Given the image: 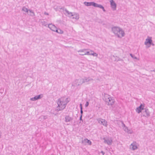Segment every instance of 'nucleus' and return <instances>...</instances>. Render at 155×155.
<instances>
[{
  "mask_svg": "<svg viewBox=\"0 0 155 155\" xmlns=\"http://www.w3.org/2000/svg\"><path fill=\"white\" fill-rule=\"evenodd\" d=\"M86 49H83L82 50H79L78 51V52H82V53H81V54H83L85 53L84 52V51H86Z\"/></svg>",
  "mask_w": 155,
  "mask_h": 155,
  "instance_id": "nucleus-27",
  "label": "nucleus"
},
{
  "mask_svg": "<svg viewBox=\"0 0 155 155\" xmlns=\"http://www.w3.org/2000/svg\"><path fill=\"white\" fill-rule=\"evenodd\" d=\"M152 42V40L151 39V38H147L146 39V41L144 42L145 45H147L148 44H150Z\"/></svg>",
  "mask_w": 155,
  "mask_h": 155,
  "instance_id": "nucleus-16",
  "label": "nucleus"
},
{
  "mask_svg": "<svg viewBox=\"0 0 155 155\" xmlns=\"http://www.w3.org/2000/svg\"><path fill=\"white\" fill-rule=\"evenodd\" d=\"M124 130L126 132H127L128 134H131L132 133V131L130 130H128L127 127H126L125 128Z\"/></svg>",
  "mask_w": 155,
  "mask_h": 155,
  "instance_id": "nucleus-21",
  "label": "nucleus"
},
{
  "mask_svg": "<svg viewBox=\"0 0 155 155\" xmlns=\"http://www.w3.org/2000/svg\"><path fill=\"white\" fill-rule=\"evenodd\" d=\"M73 119V117H70L69 115H67L65 118V121L66 122H70Z\"/></svg>",
  "mask_w": 155,
  "mask_h": 155,
  "instance_id": "nucleus-11",
  "label": "nucleus"
},
{
  "mask_svg": "<svg viewBox=\"0 0 155 155\" xmlns=\"http://www.w3.org/2000/svg\"><path fill=\"white\" fill-rule=\"evenodd\" d=\"M82 115H81L80 117V120L81 121H82V122H83V120L82 119Z\"/></svg>",
  "mask_w": 155,
  "mask_h": 155,
  "instance_id": "nucleus-32",
  "label": "nucleus"
},
{
  "mask_svg": "<svg viewBox=\"0 0 155 155\" xmlns=\"http://www.w3.org/2000/svg\"><path fill=\"white\" fill-rule=\"evenodd\" d=\"M123 126H124L125 127H125V125L123 123Z\"/></svg>",
  "mask_w": 155,
  "mask_h": 155,
  "instance_id": "nucleus-38",
  "label": "nucleus"
},
{
  "mask_svg": "<svg viewBox=\"0 0 155 155\" xmlns=\"http://www.w3.org/2000/svg\"><path fill=\"white\" fill-rule=\"evenodd\" d=\"M48 27L49 28L51 29V30L54 31H55V30L57 28L54 25H53L51 24H49L48 25Z\"/></svg>",
  "mask_w": 155,
  "mask_h": 155,
  "instance_id": "nucleus-13",
  "label": "nucleus"
},
{
  "mask_svg": "<svg viewBox=\"0 0 155 155\" xmlns=\"http://www.w3.org/2000/svg\"><path fill=\"white\" fill-rule=\"evenodd\" d=\"M142 116L145 117L150 116V112L148 109H145L144 111H143L142 113Z\"/></svg>",
  "mask_w": 155,
  "mask_h": 155,
  "instance_id": "nucleus-3",
  "label": "nucleus"
},
{
  "mask_svg": "<svg viewBox=\"0 0 155 155\" xmlns=\"http://www.w3.org/2000/svg\"><path fill=\"white\" fill-rule=\"evenodd\" d=\"M68 98H66L64 96L58 99L57 102L58 104V107H59V110L64 109L67 103L69 101Z\"/></svg>",
  "mask_w": 155,
  "mask_h": 155,
  "instance_id": "nucleus-1",
  "label": "nucleus"
},
{
  "mask_svg": "<svg viewBox=\"0 0 155 155\" xmlns=\"http://www.w3.org/2000/svg\"><path fill=\"white\" fill-rule=\"evenodd\" d=\"M150 71H151V72H152V71H155V70H151Z\"/></svg>",
  "mask_w": 155,
  "mask_h": 155,
  "instance_id": "nucleus-39",
  "label": "nucleus"
},
{
  "mask_svg": "<svg viewBox=\"0 0 155 155\" xmlns=\"http://www.w3.org/2000/svg\"><path fill=\"white\" fill-rule=\"evenodd\" d=\"M55 31L59 34H62L63 33V31L60 29H57V28H56Z\"/></svg>",
  "mask_w": 155,
  "mask_h": 155,
  "instance_id": "nucleus-22",
  "label": "nucleus"
},
{
  "mask_svg": "<svg viewBox=\"0 0 155 155\" xmlns=\"http://www.w3.org/2000/svg\"><path fill=\"white\" fill-rule=\"evenodd\" d=\"M130 148L133 150H135L137 149V147L136 145L131 144L130 146Z\"/></svg>",
  "mask_w": 155,
  "mask_h": 155,
  "instance_id": "nucleus-20",
  "label": "nucleus"
},
{
  "mask_svg": "<svg viewBox=\"0 0 155 155\" xmlns=\"http://www.w3.org/2000/svg\"><path fill=\"white\" fill-rule=\"evenodd\" d=\"M89 105V102L88 101H87L86 104H85V107H87Z\"/></svg>",
  "mask_w": 155,
  "mask_h": 155,
  "instance_id": "nucleus-30",
  "label": "nucleus"
},
{
  "mask_svg": "<svg viewBox=\"0 0 155 155\" xmlns=\"http://www.w3.org/2000/svg\"><path fill=\"white\" fill-rule=\"evenodd\" d=\"M108 104L109 105H112L114 104V101L111 97H108Z\"/></svg>",
  "mask_w": 155,
  "mask_h": 155,
  "instance_id": "nucleus-15",
  "label": "nucleus"
},
{
  "mask_svg": "<svg viewBox=\"0 0 155 155\" xmlns=\"http://www.w3.org/2000/svg\"><path fill=\"white\" fill-rule=\"evenodd\" d=\"M46 118H47V117H46V116H44L43 117V118H44V119H46Z\"/></svg>",
  "mask_w": 155,
  "mask_h": 155,
  "instance_id": "nucleus-37",
  "label": "nucleus"
},
{
  "mask_svg": "<svg viewBox=\"0 0 155 155\" xmlns=\"http://www.w3.org/2000/svg\"><path fill=\"white\" fill-rule=\"evenodd\" d=\"M130 55L131 56L132 58L134 59H137V58L134 55H133L132 54H130Z\"/></svg>",
  "mask_w": 155,
  "mask_h": 155,
  "instance_id": "nucleus-28",
  "label": "nucleus"
},
{
  "mask_svg": "<svg viewBox=\"0 0 155 155\" xmlns=\"http://www.w3.org/2000/svg\"><path fill=\"white\" fill-rule=\"evenodd\" d=\"M60 9H62L63 10H64L66 12V13H64V14H66V13L67 14V15H71V16H70L68 15V16H69L70 17H71L73 16V15L72 12H69L68 10H67V9H64V7L61 8H60Z\"/></svg>",
  "mask_w": 155,
  "mask_h": 155,
  "instance_id": "nucleus-9",
  "label": "nucleus"
},
{
  "mask_svg": "<svg viewBox=\"0 0 155 155\" xmlns=\"http://www.w3.org/2000/svg\"><path fill=\"white\" fill-rule=\"evenodd\" d=\"M113 33L118 37L121 38L124 36V33L122 29L118 27L114 26L112 28Z\"/></svg>",
  "mask_w": 155,
  "mask_h": 155,
  "instance_id": "nucleus-2",
  "label": "nucleus"
},
{
  "mask_svg": "<svg viewBox=\"0 0 155 155\" xmlns=\"http://www.w3.org/2000/svg\"><path fill=\"white\" fill-rule=\"evenodd\" d=\"M80 113H81V115H82V116L83 113V111L82 110V109H80Z\"/></svg>",
  "mask_w": 155,
  "mask_h": 155,
  "instance_id": "nucleus-31",
  "label": "nucleus"
},
{
  "mask_svg": "<svg viewBox=\"0 0 155 155\" xmlns=\"http://www.w3.org/2000/svg\"><path fill=\"white\" fill-rule=\"evenodd\" d=\"M144 105L141 104L140 106L137 107L136 109V112L138 113H140L142 112V110H144Z\"/></svg>",
  "mask_w": 155,
  "mask_h": 155,
  "instance_id": "nucleus-4",
  "label": "nucleus"
},
{
  "mask_svg": "<svg viewBox=\"0 0 155 155\" xmlns=\"http://www.w3.org/2000/svg\"><path fill=\"white\" fill-rule=\"evenodd\" d=\"M91 54V55H92L94 56H97V54L96 53H94V52H92Z\"/></svg>",
  "mask_w": 155,
  "mask_h": 155,
  "instance_id": "nucleus-29",
  "label": "nucleus"
},
{
  "mask_svg": "<svg viewBox=\"0 0 155 155\" xmlns=\"http://www.w3.org/2000/svg\"><path fill=\"white\" fill-rule=\"evenodd\" d=\"M42 97V94H40V95L36 96L33 97L31 98L30 100L31 101H35L41 98Z\"/></svg>",
  "mask_w": 155,
  "mask_h": 155,
  "instance_id": "nucleus-7",
  "label": "nucleus"
},
{
  "mask_svg": "<svg viewBox=\"0 0 155 155\" xmlns=\"http://www.w3.org/2000/svg\"><path fill=\"white\" fill-rule=\"evenodd\" d=\"M94 51L92 50H91L90 51H87L85 52V53L83 54H79V55H91V54H92V52H93Z\"/></svg>",
  "mask_w": 155,
  "mask_h": 155,
  "instance_id": "nucleus-17",
  "label": "nucleus"
},
{
  "mask_svg": "<svg viewBox=\"0 0 155 155\" xmlns=\"http://www.w3.org/2000/svg\"><path fill=\"white\" fill-rule=\"evenodd\" d=\"M82 80H83V83L85 82H87L90 81H91L93 80V79L90 78H84L81 79Z\"/></svg>",
  "mask_w": 155,
  "mask_h": 155,
  "instance_id": "nucleus-19",
  "label": "nucleus"
},
{
  "mask_svg": "<svg viewBox=\"0 0 155 155\" xmlns=\"http://www.w3.org/2000/svg\"><path fill=\"white\" fill-rule=\"evenodd\" d=\"M73 17L72 18L73 19H75L78 20L79 18V16L78 14H76L75 15H73Z\"/></svg>",
  "mask_w": 155,
  "mask_h": 155,
  "instance_id": "nucleus-23",
  "label": "nucleus"
},
{
  "mask_svg": "<svg viewBox=\"0 0 155 155\" xmlns=\"http://www.w3.org/2000/svg\"><path fill=\"white\" fill-rule=\"evenodd\" d=\"M41 23L42 25L45 26H47V25H48L47 22L44 20H42L41 21Z\"/></svg>",
  "mask_w": 155,
  "mask_h": 155,
  "instance_id": "nucleus-24",
  "label": "nucleus"
},
{
  "mask_svg": "<svg viewBox=\"0 0 155 155\" xmlns=\"http://www.w3.org/2000/svg\"><path fill=\"white\" fill-rule=\"evenodd\" d=\"M22 11L26 12H28L29 11V10H28V9L26 8L24 6L22 7Z\"/></svg>",
  "mask_w": 155,
  "mask_h": 155,
  "instance_id": "nucleus-25",
  "label": "nucleus"
},
{
  "mask_svg": "<svg viewBox=\"0 0 155 155\" xmlns=\"http://www.w3.org/2000/svg\"><path fill=\"white\" fill-rule=\"evenodd\" d=\"M119 61H122V60H122V59H119Z\"/></svg>",
  "mask_w": 155,
  "mask_h": 155,
  "instance_id": "nucleus-40",
  "label": "nucleus"
},
{
  "mask_svg": "<svg viewBox=\"0 0 155 155\" xmlns=\"http://www.w3.org/2000/svg\"><path fill=\"white\" fill-rule=\"evenodd\" d=\"M104 143H106L107 144L109 145H110L111 144L112 142V140L111 139H106L104 138Z\"/></svg>",
  "mask_w": 155,
  "mask_h": 155,
  "instance_id": "nucleus-12",
  "label": "nucleus"
},
{
  "mask_svg": "<svg viewBox=\"0 0 155 155\" xmlns=\"http://www.w3.org/2000/svg\"><path fill=\"white\" fill-rule=\"evenodd\" d=\"M83 81L81 79L76 80L75 81V84L76 86H79L83 83Z\"/></svg>",
  "mask_w": 155,
  "mask_h": 155,
  "instance_id": "nucleus-8",
  "label": "nucleus"
},
{
  "mask_svg": "<svg viewBox=\"0 0 155 155\" xmlns=\"http://www.w3.org/2000/svg\"><path fill=\"white\" fill-rule=\"evenodd\" d=\"M29 11L30 13V14L29 15H30L32 16H34L35 15L34 12L32 10L29 9Z\"/></svg>",
  "mask_w": 155,
  "mask_h": 155,
  "instance_id": "nucleus-26",
  "label": "nucleus"
},
{
  "mask_svg": "<svg viewBox=\"0 0 155 155\" xmlns=\"http://www.w3.org/2000/svg\"><path fill=\"white\" fill-rule=\"evenodd\" d=\"M93 6H94L95 7H97L101 8L102 9L104 12H106V10L104 9V7L101 5L98 4L94 2V3H93Z\"/></svg>",
  "mask_w": 155,
  "mask_h": 155,
  "instance_id": "nucleus-6",
  "label": "nucleus"
},
{
  "mask_svg": "<svg viewBox=\"0 0 155 155\" xmlns=\"http://www.w3.org/2000/svg\"><path fill=\"white\" fill-rule=\"evenodd\" d=\"M44 14L45 15H49V14L48 13H47L46 12H45L44 13Z\"/></svg>",
  "mask_w": 155,
  "mask_h": 155,
  "instance_id": "nucleus-34",
  "label": "nucleus"
},
{
  "mask_svg": "<svg viewBox=\"0 0 155 155\" xmlns=\"http://www.w3.org/2000/svg\"><path fill=\"white\" fill-rule=\"evenodd\" d=\"M97 120L100 124H101L105 126H107V122L105 120L101 118H99Z\"/></svg>",
  "mask_w": 155,
  "mask_h": 155,
  "instance_id": "nucleus-5",
  "label": "nucleus"
},
{
  "mask_svg": "<svg viewBox=\"0 0 155 155\" xmlns=\"http://www.w3.org/2000/svg\"><path fill=\"white\" fill-rule=\"evenodd\" d=\"M149 45H151L153 46L154 45V44H153V43H152V42H151V44H150Z\"/></svg>",
  "mask_w": 155,
  "mask_h": 155,
  "instance_id": "nucleus-36",
  "label": "nucleus"
},
{
  "mask_svg": "<svg viewBox=\"0 0 155 155\" xmlns=\"http://www.w3.org/2000/svg\"><path fill=\"white\" fill-rule=\"evenodd\" d=\"M101 153H102L103 155H104L105 154V153L103 151H101Z\"/></svg>",
  "mask_w": 155,
  "mask_h": 155,
  "instance_id": "nucleus-35",
  "label": "nucleus"
},
{
  "mask_svg": "<svg viewBox=\"0 0 155 155\" xmlns=\"http://www.w3.org/2000/svg\"><path fill=\"white\" fill-rule=\"evenodd\" d=\"M80 109H82V104H80Z\"/></svg>",
  "mask_w": 155,
  "mask_h": 155,
  "instance_id": "nucleus-33",
  "label": "nucleus"
},
{
  "mask_svg": "<svg viewBox=\"0 0 155 155\" xmlns=\"http://www.w3.org/2000/svg\"><path fill=\"white\" fill-rule=\"evenodd\" d=\"M110 2L111 7L113 9V10H115L116 8V4L114 2L113 0H111L110 1Z\"/></svg>",
  "mask_w": 155,
  "mask_h": 155,
  "instance_id": "nucleus-10",
  "label": "nucleus"
},
{
  "mask_svg": "<svg viewBox=\"0 0 155 155\" xmlns=\"http://www.w3.org/2000/svg\"><path fill=\"white\" fill-rule=\"evenodd\" d=\"M82 143L86 144V143H87L89 145L91 144V142L89 140H88L87 139H85L84 140H82Z\"/></svg>",
  "mask_w": 155,
  "mask_h": 155,
  "instance_id": "nucleus-14",
  "label": "nucleus"
},
{
  "mask_svg": "<svg viewBox=\"0 0 155 155\" xmlns=\"http://www.w3.org/2000/svg\"><path fill=\"white\" fill-rule=\"evenodd\" d=\"M94 2H84V5H85L86 6H93V3Z\"/></svg>",
  "mask_w": 155,
  "mask_h": 155,
  "instance_id": "nucleus-18",
  "label": "nucleus"
}]
</instances>
